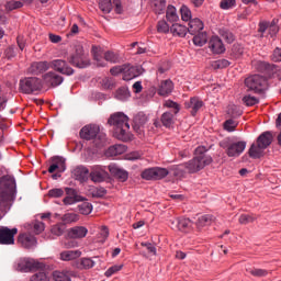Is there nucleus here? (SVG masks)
Listing matches in <instances>:
<instances>
[{
  "instance_id": "obj_1",
  "label": "nucleus",
  "mask_w": 281,
  "mask_h": 281,
  "mask_svg": "<svg viewBox=\"0 0 281 281\" xmlns=\"http://www.w3.org/2000/svg\"><path fill=\"white\" fill-rule=\"evenodd\" d=\"M108 124L114 126V137L116 139H121V142H128L131 139L128 134L131 125H128V116L126 114L122 112L112 114L108 120Z\"/></svg>"
},
{
  "instance_id": "obj_2",
  "label": "nucleus",
  "mask_w": 281,
  "mask_h": 281,
  "mask_svg": "<svg viewBox=\"0 0 281 281\" xmlns=\"http://www.w3.org/2000/svg\"><path fill=\"white\" fill-rule=\"evenodd\" d=\"M14 188H16L14 179L9 176L0 178V212L10 210L12 196H14Z\"/></svg>"
},
{
  "instance_id": "obj_3",
  "label": "nucleus",
  "mask_w": 281,
  "mask_h": 281,
  "mask_svg": "<svg viewBox=\"0 0 281 281\" xmlns=\"http://www.w3.org/2000/svg\"><path fill=\"white\" fill-rule=\"evenodd\" d=\"M206 150L205 147H198L195 149V157L184 162L189 175H194L212 164V156L206 155Z\"/></svg>"
},
{
  "instance_id": "obj_4",
  "label": "nucleus",
  "mask_w": 281,
  "mask_h": 281,
  "mask_svg": "<svg viewBox=\"0 0 281 281\" xmlns=\"http://www.w3.org/2000/svg\"><path fill=\"white\" fill-rule=\"evenodd\" d=\"M79 135L81 139H86V142H91V139H93L97 148H102V146L106 144V134L100 133V125L98 124L85 125L80 130Z\"/></svg>"
},
{
  "instance_id": "obj_5",
  "label": "nucleus",
  "mask_w": 281,
  "mask_h": 281,
  "mask_svg": "<svg viewBox=\"0 0 281 281\" xmlns=\"http://www.w3.org/2000/svg\"><path fill=\"white\" fill-rule=\"evenodd\" d=\"M273 142V134L271 132H263L261 135L257 138V144L254 143L249 150L248 155L251 157V159H260L262 155H265V150L271 146Z\"/></svg>"
},
{
  "instance_id": "obj_6",
  "label": "nucleus",
  "mask_w": 281,
  "mask_h": 281,
  "mask_svg": "<svg viewBox=\"0 0 281 281\" xmlns=\"http://www.w3.org/2000/svg\"><path fill=\"white\" fill-rule=\"evenodd\" d=\"M245 87L248 89V91L262 93V91L267 89V78L260 75H252L245 79Z\"/></svg>"
},
{
  "instance_id": "obj_7",
  "label": "nucleus",
  "mask_w": 281,
  "mask_h": 281,
  "mask_svg": "<svg viewBox=\"0 0 281 281\" xmlns=\"http://www.w3.org/2000/svg\"><path fill=\"white\" fill-rule=\"evenodd\" d=\"M68 63H70L72 67H78V69H85V67H89V59L85 54V48H82V45H77L75 47V54L68 58Z\"/></svg>"
},
{
  "instance_id": "obj_8",
  "label": "nucleus",
  "mask_w": 281,
  "mask_h": 281,
  "mask_svg": "<svg viewBox=\"0 0 281 281\" xmlns=\"http://www.w3.org/2000/svg\"><path fill=\"white\" fill-rule=\"evenodd\" d=\"M165 177H168V169L161 167L148 168L142 172V179L146 181H159V179H165Z\"/></svg>"
},
{
  "instance_id": "obj_9",
  "label": "nucleus",
  "mask_w": 281,
  "mask_h": 281,
  "mask_svg": "<svg viewBox=\"0 0 281 281\" xmlns=\"http://www.w3.org/2000/svg\"><path fill=\"white\" fill-rule=\"evenodd\" d=\"M20 89L22 93H34V91H40L41 89V79L36 77H27L20 80Z\"/></svg>"
},
{
  "instance_id": "obj_10",
  "label": "nucleus",
  "mask_w": 281,
  "mask_h": 281,
  "mask_svg": "<svg viewBox=\"0 0 281 281\" xmlns=\"http://www.w3.org/2000/svg\"><path fill=\"white\" fill-rule=\"evenodd\" d=\"M19 234L18 228L10 229L7 226L0 227V245H14V236Z\"/></svg>"
},
{
  "instance_id": "obj_11",
  "label": "nucleus",
  "mask_w": 281,
  "mask_h": 281,
  "mask_svg": "<svg viewBox=\"0 0 281 281\" xmlns=\"http://www.w3.org/2000/svg\"><path fill=\"white\" fill-rule=\"evenodd\" d=\"M50 69L63 74V76H74V68L64 59H55L50 61Z\"/></svg>"
},
{
  "instance_id": "obj_12",
  "label": "nucleus",
  "mask_w": 281,
  "mask_h": 281,
  "mask_svg": "<svg viewBox=\"0 0 281 281\" xmlns=\"http://www.w3.org/2000/svg\"><path fill=\"white\" fill-rule=\"evenodd\" d=\"M245 148H247V143L245 140L231 143L226 146V155L228 157H240V155L245 153Z\"/></svg>"
},
{
  "instance_id": "obj_13",
  "label": "nucleus",
  "mask_w": 281,
  "mask_h": 281,
  "mask_svg": "<svg viewBox=\"0 0 281 281\" xmlns=\"http://www.w3.org/2000/svg\"><path fill=\"white\" fill-rule=\"evenodd\" d=\"M144 74V68L142 66H131V64H125L123 71V80L128 81L137 78Z\"/></svg>"
},
{
  "instance_id": "obj_14",
  "label": "nucleus",
  "mask_w": 281,
  "mask_h": 281,
  "mask_svg": "<svg viewBox=\"0 0 281 281\" xmlns=\"http://www.w3.org/2000/svg\"><path fill=\"white\" fill-rule=\"evenodd\" d=\"M66 195L63 200L64 205H74V203H80V201H86V199L78 194L76 189L66 188Z\"/></svg>"
},
{
  "instance_id": "obj_15",
  "label": "nucleus",
  "mask_w": 281,
  "mask_h": 281,
  "mask_svg": "<svg viewBox=\"0 0 281 281\" xmlns=\"http://www.w3.org/2000/svg\"><path fill=\"white\" fill-rule=\"evenodd\" d=\"M172 229H178V232H191L192 231V221L188 217H179L176 221L171 222Z\"/></svg>"
},
{
  "instance_id": "obj_16",
  "label": "nucleus",
  "mask_w": 281,
  "mask_h": 281,
  "mask_svg": "<svg viewBox=\"0 0 281 281\" xmlns=\"http://www.w3.org/2000/svg\"><path fill=\"white\" fill-rule=\"evenodd\" d=\"M90 178L94 183H102V181L109 179V172L102 166H94L90 172Z\"/></svg>"
},
{
  "instance_id": "obj_17",
  "label": "nucleus",
  "mask_w": 281,
  "mask_h": 281,
  "mask_svg": "<svg viewBox=\"0 0 281 281\" xmlns=\"http://www.w3.org/2000/svg\"><path fill=\"white\" fill-rule=\"evenodd\" d=\"M43 80L45 85H47V87H60L65 78H63V76L56 74L55 71H49L43 76Z\"/></svg>"
},
{
  "instance_id": "obj_18",
  "label": "nucleus",
  "mask_w": 281,
  "mask_h": 281,
  "mask_svg": "<svg viewBox=\"0 0 281 281\" xmlns=\"http://www.w3.org/2000/svg\"><path fill=\"white\" fill-rule=\"evenodd\" d=\"M146 122H148V116H146L144 112H138L136 115H134L133 130L135 133L142 135L144 133V125Z\"/></svg>"
},
{
  "instance_id": "obj_19",
  "label": "nucleus",
  "mask_w": 281,
  "mask_h": 281,
  "mask_svg": "<svg viewBox=\"0 0 281 281\" xmlns=\"http://www.w3.org/2000/svg\"><path fill=\"white\" fill-rule=\"evenodd\" d=\"M209 49L213 54H224L225 52V44H223V40L218 36H212L209 41Z\"/></svg>"
},
{
  "instance_id": "obj_20",
  "label": "nucleus",
  "mask_w": 281,
  "mask_h": 281,
  "mask_svg": "<svg viewBox=\"0 0 281 281\" xmlns=\"http://www.w3.org/2000/svg\"><path fill=\"white\" fill-rule=\"evenodd\" d=\"M38 263L34 261V259H21L18 263V271H22V273H27L29 271H32V269H37Z\"/></svg>"
},
{
  "instance_id": "obj_21",
  "label": "nucleus",
  "mask_w": 281,
  "mask_h": 281,
  "mask_svg": "<svg viewBox=\"0 0 281 281\" xmlns=\"http://www.w3.org/2000/svg\"><path fill=\"white\" fill-rule=\"evenodd\" d=\"M108 170L111 172V175H113V177L119 179V181H121L122 183H124V181L128 179V172L117 167V165H110L108 167Z\"/></svg>"
},
{
  "instance_id": "obj_22",
  "label": "nucleus",
  "mask_w": 281,
  "mask_h": 281,
  "mask_svg": "<svg viewBox=\"0 0 281 281\" xmlns=\"http://www.w3.org/2000/svg\"><path fill=\"white\" fill-rule=\"evenodd\" d=\"M18 241L24 249H32V247L36 246V237L31 234H21L18 238Z\"/></svg>"
},
{
  "instance_id": "obj_23",
  "label": "nucleus",
  "mask_w": 281,
  "mask_h": 281,
  "mask_svg": "<svg viewBox=\"0 0 281 281\" xmlns=\"http://www.w3.org/2000/svg\"><path fill=\"white\" fill-rule=\"evenodd\" d=\"M168 175H173V177H177V179H183V177L188 175V167L186 162L171 166L168 170Z\"/></svg>"
},
{
  "instance_id": "obj_24",
  "label": "nucleus",
  "mask_w": 281,
  "mask_h": 281,
  "mask_svg": "<svg viewBox=\"0 0 281 281\" xmlns=\"http://www.w3.org/2000/svg\"><path fill=\"white\" fill-rule=\"evenodd\" d=\"M203 106V101L198 97L191 98L188 102H186V108L191 109V115H196L199 110Z\"/></svg>"
},
{
  "instance_id": "obj_25",
  "label": "nucleus",
  "mask_w": 281,
  "mask_h": 281,
  "mask_svg": "<svg viewBox=\"0 0 281 281\" xmlns=\"http://www.w3.org/2000/svg\"><path fill=\"white\" fill-rule=\"evenodd\" d=\"M203 21H201L199 18L192 19L189 22V27H187L189 34L194 35L199 34V32H203Z\"/></svg>"
},
{
  "instance_id": "obj_26",
  "label": "nucleus",
  "mask_w": 281,
  "mask_h": 281,
  "mask_svg": "<svg viewBox=\"0 0 281 281\" xmlns=\"http://www.w3.org/2000/svg\"><path fill=\"white\" fill-rule=\"evenodd\" d=\"M267 30L271 37L276 36V34L280 32V27L278 25L269 24V22H260L258 32H260V34H265Z\"/></svg>"
},
{
  "instance_id": "obj_27",
  "label": "nucleus",
  "mask_w": 281,
  "mask_h": 281,
  "mask_svg": "<svg viewBox=\"0 0 281 281\" xmlns=\"http://www.w3.org/2000/svg\"><path fill=\"white\" fill-rule=\"evenodd\" d=\"M89 234V229L85 226H75L68 231L69 238H85Z\"/></svg>"
},
{
  "instance_id": "obj_28",
  "label": "nucleus",
  "mask_w": 281,
  "mask_h": 281,
  "mask_svg": "<svg viewBox=\"0 0 281 281\" xmlns=\"http://www.w3.org/2000/svg\"><path fill=\"white\" fill-rule=\"evenodd\" d=\"M60 260L64 262H69L71 260H76L82 256V251L80 250H64L60 252Z\"/></svg>"
},
{
  "instance_id": "obj_29",
  "label": "nucleus",
  "mask_w": 281,
  "mask_h": 281,
  "mask_svg": "<svg viewBox=\"0 0 281 281\" xmlns=\"http://www.w3.org/2000/svg\"><path fill=\"white\" fill-rule=\"evenodd\" d=\"M172 89H175V85L171 80L161 81L158 87V95H170V93H172Z\"/></svg>"
},
{
  "instance_id": "obj_30",
  "label": "nucleus",
  "mask_w": 281,
  "mask_h": 281,
  "mask_svg": "<svg viewBox=\"0 0 281 281\" xmlns=\"http://www.w3.org/2000/svg\"><path fill=\"white\" fill-rule=\"evenodd\" d=\"M214 221H216V218L214 217V215H210V214H207V215H201V216L198 218L195 225H196V228H198L199 231H201V229H203V227H207V226L212 225V224L214 223Z\"/></svg>"
},
{
  "instance_id": "obj_31",
  "label": "nucleus",
  "mask_w": 281,
  "mask_h": 281,
  "mask_svg": "<svg viewBox=\"0 0 281 281\" xmlns=\"http://www.w3.org/2000/svg\"><path fill=\"white\" fill-rule=\"evenodd\" d=\"M72 175L77 181H87V179H89V169L79 166L72 170Z\"/></svg>"
},
{
  "instance_id": "obj_32",
  "label": "nucleus",
  "mask_w": 281,
  "mask_h": 281,
  "mask_svg": "<svg viewBox=\"0 0 281 281\" xmlns=\"http://www.w3.org/2000/svg\"><path fill=\"white\" fill-rule=\"evenodd\" d=\"M49 67H52L50 63L37 61L32 64L31 71L32 74L38 75V74H43V71H47Z\"/></svg>"
},
{
  "instance_id": "obj_33",
  "label": "nucleus",
  "mask_w": 281,
  "mask_h": 281,
  "mask_svg": "<svg viewBox=\"0 0 281 281\" xmlns=\"http://www.w3.org/2000/svg\"><path fill=\"white\" fill-rule=\"evenodd\" d=\"M170 32L171 34H173V36H179L180 38H183L188 34V27L186 25L175 23L171 25Z\"/></svg>"
},
{
  "instance_id": "obj_34",
  "label": "nucleus",
  "mask_w": 281,
  "mask_h": 281,
  "mask_svg": "<svg viewBox=\"0 0 281 281\" xmlns=\"http://www.w3.org/2000/svg\"><path fill=\"white\" fill-rule=\"evenodd\" d=\"M218 34L229 45L236 41V35L229 29L222 27L218 30Z\"/></svg>"
},
{
  "instance_id": "obj_35",
  "label": "nucleus",
  "mask_w": 281,
  "mask_h": 281,
  "mask_svg": "<svg viewBox=\"0 0 281 281\" xmlns=\"http://www.w3.org/2000/svg\"><path fill=\"white\" fill-rule=\"evenodd\" d=\"M123 153H126V147L122 144L113 145L106 150L108 157H117V155H123Z\"/></svg>"
},
{
  "instance_id": "obj_36",
  "label": "nucleus",
  "mask_w": 281,
  "mask_h": 281,
  "mask_svg": "<svg viewBox=\"0 0 281 281\" xmlns=\"http://www.w3.org/2000/svg\"><path fill=\"white\" fill-rule=\"evenodd\" d=\"M155 14H164L166 12V0H150Z\"/></svg>"
},
{
  "instance_id": "obj_37",
  "label": "nucleus",
  "mask_w": 281,
  "mask_h": 281,
  "mask_svg": "<svg viewBox=\"0 0 281 281\" xmlns=\"http://www.w3.org/2000/svg\"><path fill=\"white\" fill-rule=\"evenodd\" d=\"M207 43V33L204 31H200L199 33L193 35V44L198 47H203Z\"/></svg>"
},
{
  "instance_id": "obj_38",
  "label": "nucleus",
  "mask_w": 281,
  "mask_h": 281,
  "mask_svg": "<svg viewBox=\"0 0 281 281\" xmlns=\"http://www.w3.org/2000/svg\"><path fill=\"white\" fill-rule=\"evenodd\" d=\"M166 19L169 23H177V21H179V14H177V8H175V5L167 7Z\"/></svg>"
},
{
  "instance_id": "obj_39",
  "label": "nucleus",
  "mask_w": 281,
  "mask_h": 281,
  "mask_svg": "<svg viewBox=\"0 0 281 281\" xmlns=\"http://www.w3.org/2000/svg\"><path fill=\"white\" fill-rule=\"evenodd\" d=\"M175 113L173 112H165L161 115V122L162 126H166V128H170L175 124Z\"/></svg>"
},
{
  "instance_id": "obj_40",
  "label": "nucleus",
  "mask_w": 281,
  "mask_h": 281,
  "mask_svg": "<svg viewBox=\"0 0 281 281\" xmlns=\"http://www.w3.org/2000/svg\"><path fill=\"white\" fill-rule=\"evenodd\" d=\"M77 269H93L95 267V261L91 258H81L77 263H76Z\"/></svg>"
},
{
  "instance_id": "obj_41",
  "label": "nucleus",
  "mask_w": 281,
  "mask_h": 281,
  "mask_svg": "<svg viewBox=\"0 0 281 281\" xmlns=\"http://www.w3.org/2000/svg\"><path fill=\"white\" fill-rule=\"evenodd\" d=\"M245 54V47L241 44H234L231 49V56L235 60H238Z\"/></svg>"
},
{
  "instance_id": "obj_42",
  "label": "nucleus",
  "mask_w": 281,
  "mask_h": 281,
  "mask_svg": "<svg viewBox=\"0 0 281 281\" xmlns=\"http://www.w3.org/2000/svg\"><path fill=\"white\" fill-rule=\"evenodd\" d=\"M247 273L254 276V278H267L269 276V271L260 268H247Z\"/></svg>"
},
{
  "instance_id": "obj_43",
  "label": "nucleus",
  "mask_w": 281,
  "mask_h": 281,
  "mask_svg": "<svg viewBox=\"0 0 281 281\" xmlns=\"http://www.w3.org/2000/svg\"><path fill=\"white\" fill-rule=\"evenodd\" d=\"M103 58L105 63H112V64L120 63V55L117 53H114L113 50H106L103 54Z\"/></svg>"
},
{
  "instance_id": "obj_44",
  "label": "nucleus",
  "mask_w": 281,
  "mask_h": 281,
  "mask_svg": "<svg viewBox=\"0 0 281 281\" xmlns=\"http://www.w3.org/2000/svg\"><path fill=\"white\" fill-rule=\"evenodd\" d=\"M99 8L101 11H103V14H111V10H113V1L101 0L99 3Z\"/></svg>"
},
{
  "instance_id": "obj_45",
  "label": "nucleus",
  "mask_w": 281,
  "mask_h": 281,
  "mask_svg": "<svg viewBox=\"0 0 281 281\" xmlns=\"http://www.w3.org/2000/svg\"><path fill=\"white\" fill-rule=\"evenodd\" d=\"M65 229H67L65 223H58L50 228V234H53V236H63L65 234Z\"/></svg>"
},
{
  "instance_id": "obj_46",
  "label": "nucleus",
  "mask_w": 281,
  "mask_h": 281,
  "mask_svg": "<svg viewBox=\"0 0 281 281\" xmlns=\"http://www.w3.org/2000/svg\"><path fill=\"white\" fill-rule=\"evenodd\" d=\"M80 214H83L85 216H89L91 212H93V205L89 202H82L78 205Z\"/></svg>"
},
{
  "instance_id": "obj_47",
  "label": "nucleus",
  "mask_w": 281,
  "mask_h": 281,
  "mask_svg": "<svg viewBox=\"0 0 281 281\" xmlns=\"http://www.w3.org/2000/svg\"><path fill=\"white\" fill-rule=\"evenodd\" d=\"M164 106H166V109H172L171 113H173V115H177V113H179V111H181V105H179V103H177L172 100L165 101Z\"/></svg>"
},
{
  "instance_id": "obj_48",
  "label": "nucleus",
  "mask_w": 281,
  "mask_h": 281,
  "mask_svg": "<svg viewBox=\"0 0 281 281\" xmlns=\"http://www.w3.org/2000/svg\"><path fill=\"white\" fill-rule=\"evenodd\" d=\"M53 278L55 281H71L69 272L55 271L53 272Z\"/></svg>"
},
{
  "instance_id": "obj_49",
  "label": "nucleus",
  "mask_w": 281,
  "mask_h": 281,
  "mask_svg": "<svg viewBox=\"0 0 281 281\" xmlns=\"http://www.w3.org/2000/svg\"><path fill=\"white\" fill-rule=\"evenodd\" d=\"M20 8H23V2L19 0H11L5 3V10H8V12H12V10H19Z\"/></svg>"
},
{
  "instance_id": "obj_50",
  "label": "nucleus",
  "mask_w": 281,
  "mask_h": 281,
  "mask_svg": "<svg viewBox=\"0 0 281 281\" xmlns=\"http://www.w3.org/2000/svg\"><path fill=\"white\" fill-rule=\"evenodd\" d=\"M227 113L231 115V117L236 119L243 115V110H240V108L237 105H229Z\"/></svg>"
},
{
  "instance_id": "obj_51",
  "label": "nucleus",
  "mask_w": 281,
  "mask_h": 281,
  "mask_svg": "<svg viewBox=\"0 0 281 281\" xmlns=\"http://www.w3.org/2000/svg\"><path fill=\"white\" fill-rule=\"evenodd\" d=\"M52 161L55 162L57 166V172H65L66 167H65V159L63 157H53Z\"/></svg>"
},
{
  "instance_id": "obj_52",
  "label": "nucleus",
  "mask_w": 281,
  "mask_h": 281,
  "mask_svg": "<svg viewBox=\"0 0 281 281\" xmlns=\"http://www.w3.org/2000/svg\"><path fill=\"white\" fill-rule=\"evenodd\" d=\"M95 47L92 48L93 52V58L97 61V67H106V61H104V58L102 57V55L98 52H95Z\"/></svg>"
},
{
  "instance_id": "obj_53",
  "label": "nucleus",
  "mask_w": 281,
  "mask_h": 281,
  "mask_svg": "<svg viewBox=\"0 0 281 281\" xmlns=\"http://www.w3.org/2000/svg\"><path fill=\"white\" fill-rule=\"evenodd\" d=\"M182 21H192V11L186 5H182L180 9Z\"/></svg>"
},
{
  "instance_id": "obj_54",
  "label": "nucleus",
  "mask_w": 281,
  "mask_h": 281,
  "mask_svg": "<svg viewBox=\"0 0 281 281\" xmlns=\"http://www.w3.org/2000/svg\"><path fill=\"white\" fill-rule=\"evenodd\" d=\"M63 223H77L78 214L76 213H66L61 216Z\"/></svg>"
},
{
  "instance_id": "obj_55",
  "label": "nucleus",
  "mask_w": 281,
  "mask_h": 281,
  "mask_svg": "<svg viewBox=\"0 0 281 281\" xmlns=\"http://www.w3.org/2000/svg\"><path fill=\"white\" fill-rule=\"evenodd\" d=\"M238 221L240 225H249V223H254V221H256V217L249 214H241Z\"/></svg>"
},
{
  "instance_id": "obj_56",
  "label": "nucleus",
  "mask_w": 281,
  "mask_h": 281,
  "mask_svg": "<svg viewBox=\"0 0 281 281\" xmlns=\"http://www.w3.org/2000/svg\"><path fill=\"white\" fill-rule=\"evenodd\" d=\"M157 30L160 34H168L170 32V25L167 21H159L157 24Z\"/></svg>"
},
{
  "instance_id": "obj_57",
  "label": "nucleus",
  "mask_w": 281,
  "mask_h": 281,
  "mask_svg": "<svg viewBox=\"0 0 281 281\" xmlns=\"http://www.w3.org/2000/svg\"><path fill=\"white\" fill-rule=\"evenodd\" d=\"M220 8H222V10H232V8H236V0H222Z\"/></svg>"
},
{
  "instance_id": "obj_58",
  "label": "nucleus",
  "mask_w": 281,
  "mask_h": 281,
  "mask_svg": "<svg viewBox=\"0 0 281 281\" xmlns=\"http://www.w3.org/2000/svg\"><path fill=\"white\" fill-rule=\"evenodd\" d=\"M30 281H49V277H47V273L40 271L33 274Z\"/></svg>"
},
{
  "instance_id": "obj_59",
  "label": "nucleus",
  "mask_w": 281,
  "mask_h": 281,
  "mask_svg": "<svg viewBox=\"0 0 281 281\" xmlns=\"http://www.w3.org/2000/svg\"><path fill=\"white\" fill-rule=\"evenodd\" d=\"M237 126H238V123H236V121H234L233 119L224 122V128L225 131H228V133L236 131Z\"/></svg>"
},
{
  "instance_id": "obj_60",
  "label": "nucleus",
  "mask_w": 281,
  "mask_h": 281,
  "mask_svg": "<svg viewBox=\"0 0 281 281\" xmlns=\"http://www.w3.org/2000/svg\"><path fill=\"white\" fill-rule=\"evenodd\" d=\"M243 102L244 104H246V106H255V104H258L259 101L256 97L245 95L243 98Z\"/></svg>"
},
{
  "instance_id": "obj_61",
  "label": "nucleus",
  "mask_w": 281,
  "mask_h": 281,
  "mask_svg": "<svg viewBox=\"0 0 281 281\" xmlns=\"http://www.w3.org/2000/svg\"><path fill=\"white\" fill-rule=\"evenodd\" d=\"M106 195V189L99 187L92 190V196L94 199H102V196Z\"/></svg>"
},
{
  "instance_id": "obj_62",
  "label": "nucleus",
  "mask_w": 281,
  "mask_h": 281,
  "mask_svg": "<svg viewBox=\"0 0 281 281\" xmlns=\"http://www.w3.org/2000/svg\"><path fill=\"white\" fill-rule=\"evenodd\" d=\"M63 194H65V191H63V189H50L48 191V196H50V199H60Z\"/></svg>"
},
{
  "instance_id": "obj_63",
  "label": "nucleus",
  "mask_w": 281,
  "mask_h": 281,
  "mask_svg": "<svg viewBox=\"0 0 281 281\" xmlns=\"http://www.w3.org/2000/svg\"><path fill=\"white\" fill-rule=\"evenodd\" d=\"M116 98H117V100H126L127 98H130L128 89H126V88H120V89L116 91Z\"/></svg>"
},
{
  "instance_id": "obj_64",
  "label": "nucleus",
  "mask_w": 281,
  "mask_h": 281,
  "mask_svg": "<svg viewBox=\"0 0 281 281\" xmlns=\"http://www.w3.org/2000/svg\"><path fill=\"white\" fill-rule=\"evenodd\" d=\"M271 60L273 63H281V48L280 47L274 48V50L272 52V55H271Z\"/></svg>"
}]
</instances>
